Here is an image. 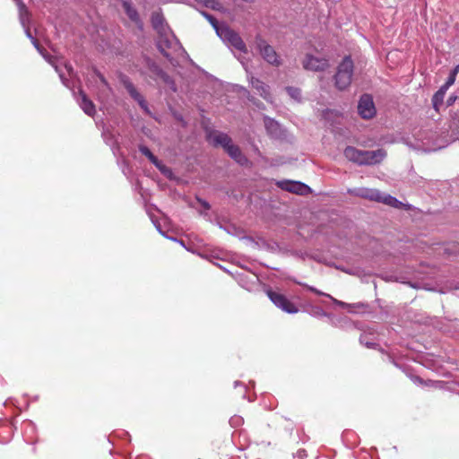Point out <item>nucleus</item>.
<instances>
[{
    "mask_svg": "<svg viewBox=\"0 0 459 459\" xmlns=\"http://www.w3.org/2000/svg\"><path fill=\"white\" fill-rule=\"evenodd\" d=\"M343 154L348 160L360 166L378 164L386 157V152L384 149L363 151L353 146H347L344 149Z\"/></svg>",
    "mask_w": 459,
    "mask_h": 459,
    "instance_id": "nucleus-1",
    "label": "nucleus"
},
{
    "mask_svg": "<svg viewBox=\"0 0 459 459\" xmlns=\"http://www.w3.org/2000/svg\"><path fill=\"white\" fill-rule=\"evenodd\" d=\"M349 193L370 201L382 203L394 208H402L404 206V204L395 197L390 195H384L377 189L359 188L357 190H349Z\"/></svg>",
    "mask_w": 459,
    "mask_h": 459,
    "instance_id": "nucleus-2",
    "label": "nucleus"
},
{
    "mask_svg": "<svg viewBox=\"0 0 459 459\" xmlns=\"http://www.w3.org/2000/svg\"><path fill=\"white\" fill-rule=\"evenodd\" d=\"M353 61L351 56H345L338 65L337 72L334 75V83L338 90L343 91L350 86L353 74Z\"/></svg>",
    "mask_w": 459,
    "mask_h": 459,
    "instance_id": "nucleus-3",
    "label": "nucleus"
},
{
    "mask_svg": "<svg viewBox=\"0 0 459 459\" xmlns=\"http://www.w3.org/2000/svg\"><path fill=\"white\" fill-rule=\"evenodd\" d=\"M218 36L225 41H228L236 49L244 53L247 52V46L241 37L228 26H221L218 29Z\"/></svg>",
    "mask_w": 459,
    "mask_h": 459,
    "instance_id": "nucleus-4",
    "label": "nucleus"
},
{
    "mask_svg": "<svg viewBox=\"0 0 459 459\" xmlns=\"http://www.w3.org/2000/svg\"><path fill=\"white\" fill-rule=\"evenodd\" d=\"M256 48H258L263 58L274 66L281 65V62L274 48L269 45L263 38L257 36L255 38Z\"/></svg>",
    "mask_w": 459,
    "mask_h": 459,
    "instance_id": "nucleus-5",
    "label": "nucleus"
},
{
    "mask_svg": "<svg viewBox=\"0 0 459 459\" xmlns=\"http://www.w3.org/2000/svg\"><path fill=\"white\" fill-rule=\"evenodd\" d=\"M301 63L305 70L313 72H322L329 67L328 59L311 54H306Z\"/></svg>",
    "mask_w": 459,
    "mask_h": 459,
    "instance_id": "nucleus-6",
    "label": "nucleus"
},
{
    "mask_svg": "<svg viewBox=\"0 0 459 459\" xmlns=\"http://www.w3.org/2000/svg\"><path fill=\"white\" fill-rule=\"evenodd\" d=\"M268 298L271 299V301L279 308L282 309L283 311L294 314L298 312V308L296 306L290 301L284 295L275 292L273 290H267L266 292Z\"/></svg>",
    "mask_w": 459,
    "mask_h": 459,
    "instance_id": "nucleus-7",
    "label": "nucleus"
},
{
    "mask_svg": "<svg viewBox=\"0 0 459 459\" xmlns=\"http://www.w3.org/2000/svg\"><path fill=\"white\" fill-rule=\"evenodd\" d=\"M147 67L150 73L152 74L154 79L161 80L165 84L169 85L174 91H176V86L174 81L171 77L164 72L160 66L154 61L148 58L146 60Z\"/></svg>",
    "mask_w": 459,
    "mask_h": 459,
    "instance_id": "nucleus-8",
    "label": "nucleus"
},
{
    "mask_svg": "<svg viewBox=\"0 0 459 459\" xmlns=\"http://www.w3.org/2000/svg\"><path fill=\"white\" fill-rule=\"evenodd\" d=\"M358 112L364 119H370L376 115L373 99L368 94H363L358 104Z\"/></svg>",
    "mask_w": 459,
    "mask_h": 459,
    "instance_id": "nucleus-9",
    "label": "nucleus"
},
{
    "mask_svg": "<svg viewBox=\"0 0 459 459\" xmlns=\"http://www.w3.org/2000/svg\"><path fill=\"white\" fill-rule=\"evenodd\" d=\"M277 186L282 190H285V191H288L290 193H294V194H298V195H306L310 190L307 185H305L301 182H298V181H290V180L278 181Z\"/></svg>",
    "mask_w": 459,
    "mask_h": 459,
    "instance_id": "nucleus-10",
    "label": "nucleus"
},
{
    "mask_svg": "<svg viewBox=\"0 0 459 459\" xmlns=\"http://www.w3.org/2000/svg\"><path fill=\"white\" fill-rule=\"evenodd\" d=\"M209 139L213 146H221L226 151L233 143L232 139L225 133L214 131L209 134Z\"/></svg>",
    "mask_w": 459,
    "mask_h": 459,
    "instance_id": "nucleus-11",
    "label": "nucleus"
},
{
    "mask_svg": "<svg viewBox=\"0 0 459 459\" xmlns=\"http://www.w3.org/2000/svg\"><path fill=\"white\" fill-rule=\"evenodd\" d=\"M121 82L124 87L126 89L129 95L136 100L142 107L145 105L144 98L137 91L136 88L133 84V82L129 80V78L126 75L121 76Z\"/></svg>",
    "mask_w": 459,
    "mask_h": 459,
    "instance_id": "nucleus-12",
    "label": "nucleus"
},
{
    "mask_svg": "<svg viewBox=\"0 0 459 459\" xmlns=\"http://www.w3.org/2000/svg\"><path fill=\"white\" fill-rule=\"evenodd\" d=\"M225 152L237 163L242 166L248 163V159L242 153L240 148L238 145L232 143Z\"/></svg>",
    "mask_w": 459,
    "mask_h": 459,
    "instance_id": "nucleus-13",
    "label": "nucleus"
},
{
    "mask_svg": "<svg viewBox=\"0 0 459 459\" xmlns=\"http://www.w3.org/2000/svg\"><path fill=\"white\" fill-rule=\"evenodd\" d=\"M251 84H252V87L257 91V92L263 99H264L266 101L272 102V96L269 91L268 85H266L264 82H263L259 79H256L254 77L251 79Z\"/></svg>",
    "mask_w": 459,
    "mask_h": 459,
    "instance_id": "nucleus-14",
    "label": "nucleus"
},
{
    "mask_svg": "<svg viewBox=\"0 0 459 459\" xmlns=\"http://www.w3.org/2000/svg\"><path fill=\"white\" fill-rule=\"evenodd\" d=\"M79 94L81 97V108L88 116L92 117L96 112L95 105L82 91H80Z\"/></svg>",
    "mask_w": 459,
    "mask_h": 459,
    "instance_id": "nucleus-15",
    "label": "nucleus"
},
{
    "mask_svg": "<svg viewBox=\"0 0 459 459\" xmlns=\"http://www.w3.org/2000/svg\"><path fill=\"white\" fill-rule=\"evenodd\" d=\"M128 18L137 25H141V20L137 11L131 5L130 0H120Z\"/></svg>",
    "mask_w": 459,
    "mask_h": 459,
    "instance_id": "nucleus-16",
    "label": "nucleus"
},
{
    "mask_svg": "<svg viewBox=\"0 0 459 459\" xmlns=\"http://www.w3.org/2000/svg\"><path fill=\"white\" fill-rule=\"evenodd\" d=\"M446 91L447 89L446 87L441 86L432 98L433 108L437 111L439 110V107L443 104L444 97L446 95Z\"/></svg>",
    "mask_w": 459,
    "mask_h": 459,
    "instance_id": "nucleus-17",
    "label": "nucleus"
},
{
    "mask_svg": "<svg viewBox=\"0 0 459 459\" xmlns=\"http://www.w3.org/2000/svg\"><path fill=\"white\" fill-rule=\"evenodd\" d=\"M152 27L159 32L161 33L164 30V18L159 13H153L152 14Z\"/></svg>",
    "mask_w": 459,
    "mask_h": 459,
    "instance_id": "nucleus-18",
    "label": "nucleus"
},
{
    "mask_svg": "<svg viewBox=\"0 0 459 459\" xmlns=\"http://www.w3.org/2000/svg\"><path fill=\"white\" fill-rule=\"evenodd\" d=\"M139 151L143 155L147 157L153 165L159 166L158 158L151 152V150L147 146L140 145Z\"/></svg>",
    "mask_w": 459,
    "mask_h": 459,
    "instance_id": "nucleus-19",
    "label": "nucleus"
},
{
    "mask_svg": "<svg viewBox=\"0 0 459 459\" xmlns=\"http://www.w3.org/2000/svg\"><path fill=\"white\" fill-rule=\"evenodd\" d=\"M198 4H203L208 8L216 10L220 5V3L217 0H195Z\"/></svg>",
    "mask_w": 459,
    "mask_h": 459,
    "instance_id": "nucleus-20",
    "label": "nucleus"
},
{
    "mask_svg": "<svg viewBox=\"0 0 459 459\" xmlns=\"http://www.w3.org/2000/svg\"><path fill=\"white\" fill-rule=\"evenodd\" d=\"M286 91L288 94L294 100H299L301 98V91L299 88L295 87H287Z\"/></svg>",
    "mask_w": 459,
    "mask_h": 459,
    "instance_id": "nucleus-21",
    "label": "nucleus"
},
{
    "mask_svg": "<svg viewBox=\"0 0 459 459\" xmlns=\"http://www.w3.org/2000/svg\"><path fill=\"white\" fill-rule=\"evenodd\" d=\"M20 19L22 26L25 27L29 21V12L24 5H22L20 9Z\"/></svg>",
    "mask_w": 459,
    "mask_h": 459,
    "instance_id": "nucleus-22",
    "label": "nucleus"
},
{
    "mask_svg": "<svg viewBox=\"0 0 459 459\" xmlns=\"http://www.w3.org/2000/svg\"><path fill=\"white\" fill-rule=\"evenodd\" d=\"M203 14L205 16V18L209 21V22L212 24V26L215 29L216 32L218 33V29H221V26L219 25L217 19L206 13H203Z\"/></svg>",
    "mask_w": 459,
    "mask_h": 459,
    "instance_id": "nucleus-23",
    "label": "nucleus"
},
{
    "mask_svg": "<svg viewBox=\"0 0 459 459\" xmlns=\"http://www.w3.org/2000/svg\"><path fill=\"white\" fill-rule=\"evenodd\" d=\"M163 45H165L166 47H169V42L166 40L164 42H160L158 44V48H159L160 51L161 52V54L165 57L169 58V54L164 49Z\"/></svg>",
    "mask_w": 459,
    "mask_h": 459,
    "instance_id": "nucleus-24",
    "label": "nucleus"
},
{
    "mask_svg": "<svg viewBox=\"0 0 459 459\" xmlns=\"http://www.w3.org/2000/svg\"><path fill=\"white\" fill-rule=\"evenodd\" d=\"M455 81V74H450L449 77L447 78L446 82H445V84L443 86L448 90V88L454 84Z\"/></svg>",
    "mask_w": 459,
    "mask_h": 459,
    "instance_id": "nucleus-25",
    "label": "nucleus"
},
{
    "mask_svg": "<svg viewBox=\"0 0 459 459\" xmlns=\"http://www.w3.org/2000/svg\"><path fill=\"white\" fill-rule=\"evenodd\" d=\"M26 34H27V36L31 39V41H32L33 45H34L37 48H39V45L38 39H35V38H33V37L31 36L30 31V29H26Z\"/></svg>",
    "mask_w": 459,
    "mask_h": 459,
    "instance_id": "nucleus-26",
    "label": "nucleus"
},
{
    "mask_svg": "<svg viewBox=\"0 0 459 459\" xmlns=\"http://www.w3.org/2000/svg\"><path fill=\"white\" fill-rule=\"evenodd\" d=\"M163 174H167L169 172H170L169 169L168 167H166L165 165H163L160 160H159V166H156Z\"/></svg>",
    "mask_w": 459,
    "mask_h": 459,
    "instance_id": "nucleus-27",
    "label": "nucleus"
},
{
    "mask_svg": "<svg viewBox=\"0 0 459 459\" xmlns=\"http://www.w3.org/2000/svg\"><path fill=\"white\" fill-rule=\"evenodd\" d=\"M97 76L100 78V82L105 84V85H108V82L107 80L105 79V77L100 74V73H97Z\"/></svg>",
    "mask_w": 459,
    "mask_h": 459,
    "instance_id": "nucleus-28",
    "label": "nucleus"
},
{
    "mask_svg": "<svg viewBox=\"0 0 459 459\" xmlns=\"http://www.w3.org/2000/svg\"><path fill=\"white\" fill-rule=\"evenodd\" d=\"M456 100L455 96H450L447 100V106H451Z\"/></svg>",
    "mask_w": 459,
    "mask_h": 459,
    "instance_id": "nucleus-29",
    "label": "nucleus"
},
{
    "mask_svg": "<svg viewBox=\"0 0 459 459\" xmlns=\"http://www.w3.org/2000/svg\"><path fill=\"white\" fill-rule=\"evenodd\" d=\"M308 289H309V290H311L312 292H314V293H316V294H317V295H324V293H323V292L319 291L318 290H316V288H314V287H309Z\"/></svg>",
    "mask_w": 459,
    "mask_h": 459,
    "instance_id": "nucleus-30",
    "label": "nucleus"
},
{
    "mask_svg": "<svg viewBox=\"0 0 459 459\" xmlns=\"http://www.w3.org/2000/svg\"><path fill=\"white\" fill-rule=\"evenodd\" d=\"M459 65H457L451 74H455V77L456 76V74L458 73Z\"/></svg>",
    "mask_w": 459,
    "mask_h": 459,
    "instance_id": "nucleus-31",
    "label": "nucleus"
},
{
    "mask_svg": "<svg viewBox=\"0 0 459 459\" xmlns=\"http://www.w3.org/2000/svg\"><path fill=\"white\" fill-rule=\"evenodd\" d=\"M203 205H204V208H206V209H209V208H210L209 204H208L206 202H204Z\"/></svg>",
    "mask_w": 459,
    "mask_h": 459,
    "instance_id": "nucleus-32",
    "label": "nucleus"
}]
</instances>
